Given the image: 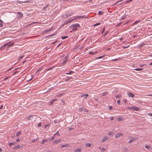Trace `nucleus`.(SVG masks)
<instances>
[{
    "label": "nucleus",
    "mask_w": 152,
    "mask_h": 152,
    "mask_svg": "<svg viewBox=\"0 0 152 152\" xmlns=\"http://www.w3.org/2000/svg\"><path fill=\"white\" fill-rule=\"evenodd\" d=\"M3 26V25L2 23H0V27H2Z\"/></svg>",
    "instance_id": "obj_59"
},
{
    "label": "nucleus",
    "mask_w": 152,
    "mask_h": 152,
    "mask_svg": "<svg viewBox=\"0 0 152 152\" xmlns=\"http://www.w3.org/2000/svg\"><path fill=\"white\" fill-rule=\"evenodd\" d=\"M18 14L19 15V18H21L23 16V14L20 12H17Z\"/></svg>",
    "instance_id": "obj_5"
},
{
    "label": "nucleus",
    "mask_w": 152,
    "mask_h": 152,
    "mask_svg": "<svg viewBox=\"0 0 152 152\" xmlns=\"http://www.w3.org/2000/svg\"><path fill=\"white\" fill-rule=\"evenodd\" d=\"M117 103L118 104H119L120 103V101L119 100H118L117 101Z\"/></svg>",
    "instance_id": "obj_43"
},
{
    "label": "nucleus",
    "mask_w": 152,
    "mask_h": 152,
    "mask_svg": "<svg viewBox=\"0 0 152 152\" xmlns=\"http://www.w3.org/2000/svg\"><path fill=\"white\" fill-rule=\"evenodd\" d=\"M121 23H122L121 22L120 23L118 24V26H119L121 24Z\"/></svg>",
    "instance_id": "obj_60"
},
{
    "label": "nucleus",
    "mask_w": 152,
    "mask_h": 152,
    "mask_svg": "<svg viewBox=\"0 0 152 152\" xmlns=\"http://www.w3.org/2000/svg\"><path fill=\"white\" fill-rule=\"evenodd\" d=\"M16 141L18 142H19L20 141V139L19 138H18V139H17L16 140Z\"/></svg>",
    "instance_id": "obj_42"
},
{
    "label": "nucleus",
    "mask_w": 152,
    "mask_h": 152,
    "mask_svg": "<svg viewBox=\"0 0 152 152\" xmlns=\"http://www.w3.org/2000/svg\"><path fill=\"white\" fill-rule=\"evenodd\" d=\"M72 20H69V21H67V22H68V23H69L72 22Z\"/></svg>",
    "instance_id": "obj_57"
},
{
    "label": "nucleus",
    "mask_w": 152,
    "mask_h": 152,
    "mask_svg": "<svg viewBox=\"0 0 152 152\" xmlns=\"http://www.w3.org/2000/svg\"><path fill=\"white\" fill-rule=\"evenodd\" d=\"M54 137H53L51 138V140H54Z\"/></svg>",
    "instance_id": "obj_63"
},
{
    "label": "nucleus",
    "mask_w": 152,
    "mask_h": 152,
    "mask_svg": "<svg viewBox=\"0 0 152 152\" xmlns=\"http://www.w3.org/2000/svg\"><path fill=\"white\" fill-rule=\"evenodd\" d=\"M89 53L90 54H94V53L92 52H90Z\"/></svg>",
    "instance_id": "obj_48"
},
{
    "label": "nucleus",
    "mask_w": 152,
    "mask_h": 152,
    "mask_svg": "<svg viewBox=\"0 0 152 152\" xmlns=\"http://www.w3.org/2000/svg\"><path fill=\"white\" fill-rule=\"evenodd\" d=\"M20 148V145H18L17 146L15 147L13 149H19Z\"/></svg>",
    "instance_id": "obj_12"
},
{
    "label": "nucleus",
    "mask_w": 152,
    "mask_h": 152,
    "mask_svg": "<svg viewBox=\"0 0 152 152\" xmlns=\"http://www.w3.org/2000/svg\"><path fill=\"white\" fill-rule=\"evenodd\" d=\"M77 28L76 27H75V28H73L72 29V30L73 31H75L77 30Z\"/></svg>",
    "instance_id": "obj_44"
},
{
    "label": "nucleus",
    "mask_w": 152,
    "mask_h": 152,
    "mask_svg": "<svg viewBox=\"0 0 152 152\" xmlns=\"http://www.w3.org/2000/svg\"><path fill=\"white\" fill-rule=\"evenodd\" d=\"M94 54H97V53H98V52H94Z\"/></svg>",
    "instance_id": "obj_62"
},
{
    "label": "nucleus",
    "mask_w": 152,
    "mask_h": 152,
    "mask_svg": "<svg viewBox=\"0 0 152 152\" xmlns=\"http://www.w3.org/2000/svg\"><path fill=\"white\" fill-rule=\"evenodd\" d=\"M121 97V95H116L115 96V97L116 98H118Z\"/></svg>",
    "instance_id": "obj_29"
},
{
    "label": "nucleus",
    "mask_w": 152,
    "mask_h": 152,
    "mask_svg": "<svg viewBox=\"0 0 152 152\" xmlns=\"http://www.w3.org/2000/svg\"><path fill=\"white\" fill-rule=\"evenodd\" d=\"M123 136V134L121 133H117L115 135V137L116 138H118L120 137V136Z\"/></svg>",
    "instance_id": "obj_2"
},
{
    "label": "nucleus",
    "mask_w": 152,
    "mask_h": 152,
    "mask_svg": "<svg viewBox=\"0 0 152 152\" xmlns=\"http://www.w3.org/2000/svg\"><path fill=\"white\" fill-rule=\"evenodd\" d=\"M30 2L29 1H22V3H28Z\"/></svg>",
    "instance_id": "obj_40"
},
{
    "label": "nucleus",
    "mask_w": 152,
    "mask_h": 152,
    "mask_svg": "<svg viewBox=\"0 0 152 152\" xmlns=\"http://www.w3.org/2000/svg\"><path fill=\"white\" fill-rule=\"evenodd\" d=\"M107 136L104 137L102 140V142H104L107 140Z\"/></svg>",
    "instance_id": "obj_6"
},
{
    "label": "nucleus",
    "mask_w": 152,
    "mask_h": 152,
    "mask_svg": "<svg viewBox=\"0 0 152 152\" xmlns=\"http://www.w3.org/2000/svg\"><path fill=\"white\" fill-rule=\"evenodd\" d=\"M33 115H31L26 118L28 120H31L32 119Z\"/></svg>",
    "instance_id": "obj_11"
},
{
    "label": "nucleus",
    "mask_w": 152,
    "mask_h": 152,
    "mask_svg": "<svg viewBox=\"0 0 152 152\" xmlns=\"http://www.w3.org/2000/svg\"><path fill=\"white\" fill-rule=\"evenodd\" d=\"M109 109L110 110H111L112 109V107L111 106H110L109 107Z\"/></svg>",
    "instance_id": "obj_51"
},
{
    "label": "nucleus",
    "mask_w": 152,
    "mask_h": 152,
    "mask_svg": "<svg viewBox=\"0 0 152 152\" xmlns=\"http://www.w3.org/2000/svg\"><path fill=\"white\" fill-rule=\"evenodd\" d=\"M8 43H6L4 45H3V46H1L0 48V49H2V48H3L4 47H5L7 45H8Z\"/></svg>",
    "instance_id": "obj_14"
},
{
    "label": "nucleus",
    "mask_w": 152,
    "mask_h": 152,
    "mask_svg": "<svg viewBox=\"0 0 152 152\" xmlns=\"http://www.w3.org/2000/svg\"><path fill=\"white\" fill-rule=\"evenodd\" d=\"M80 16H76V18H77V19H79V18H80Z\"/></svg>",
    "instance_id": "obj_55"
},
{
    "label": "nucleus",
    "mask_w": 152,
    "mask_h": 152,
    "mask_svg": "<svg viewBox=\"0 0 152 152\" xmlns=\"http://www.w3.org/2000/svg\"><path fill=\"white\" fill-rule=\"evenodd\" d=\"M71 27H75V25H72L71 26Z\"/></svg>",
    "instance_id": "obj_61"
},
{
    "label": "nucleus",
    "mask_w": 152,
    "mask_h": 152,
    "mask_svg": "<svg viewBox=\"0 0 152 152\" xmlns=\"http://www.w3.org/2000/svg\"><path fill=\"white\" fill-rule=\"evenodd\" d=\"M75 27H79L80 26V24H75Z\"/></svg>",
    "instance_id": "obj_30"
},
{
    "label": "nucleus",
    "mask_w": 152,
    "mask_h": 152,
    "mask_svg": "<svg viewBox=\"0 0 152 152\" xmlns=\"http://www.w3.org/2000/svg\"><path fill=\"white\" fill-rule=\"evenodd\" d=\"M85 145L86 146L88 147H91V144L89 143H87Z\"/></svg>",
    "instance_id": "obj_17"
},
{
    "label": "nucleus",
    "mask_w": 152,
    "mask_h": 152,
    "mask_svg": "<svg viewBox=\"0 0 152 152\" xmlns=\"http://www.w3.org/2000/svg\"><path fill=\"white\" fill-rule=\"evenodd\" d=\"M114 118L113 117H111V118H110V119L111 120H114Z\"/></svg>",
    "instance_id": "obj_58"
},
{
    "label": "nucleus",
    "mask_w": 152,
    "mask_h": 152,
    "mask_svg": "<svg viewBox=\"0 0 152 152\" xmlns=\"http://www.w3.org/2000/svg\"><path fill=\"white\" fill-rule=\"evenodd\" d=\"M37 139H36V140H33L31 142H34V141H37Z\"/></svg>",
    "instance_id": "obj_52"
},
{
    "label": "nucleus",
    "mask_w": 152,
    "mask_h": 152,
    "mask_svg": "<svg viewBox=\"0 0 152 152\" xmlns=\"http://www.w3.org/2000/svg\"><path fill=\"white\" fill-rule=\"evenodd\" d=\"M56 99H53L52 100V101H51V104H53V102L54 101H56Z\"/></svg>",
    "instance_id": "obj_36"
},
{
    "label": "nucleus",
    "mask_w": 152,
    "mask_h": 152,
    "mask_svg": "<svg viewBox=\"0 0 152 152\" xmlns=\"http://www.w3.org/2000/svg\"><path fill=\"white\" fill-rule=\"evenodd\" d=\"M108 32L109 31H106L104 33V36H105L108 33Z\"/></svg>",
    "instance_id": "obj_32"
},
{
    "label": "nucleus",
    "mask_w": 152,
    "mask_h": 152,
    "mask_svg": "<svg viewBox=\"0 0 152 152\" xmlns=\"http://www.w3.org/2000/svg\"><path fill=\"white\" fill-rule=\"evenodd\" d=\"M100 24H101V23L100 22H99V23H96V24H94V26H97V25H100Z\"/></svg>",
    "instance_id": "obj_23"
},
{
    "label": "nucleus",
    "mask_w": 152,
    "mask_h": 152,
    "mask_svg": "<svg viewBox=\"0 0 152 152\" xmlns=\"http://www.w3.org/2000/svg\"><path fill=\"white\" fill-rule=\"evenodd\" d=\"M38 126L39 127H40L41 126V123H39L38 125Z\"/></svg>",
    "instance_id": "obj_46"
},
{
    "label": "nucleus",
    "mask_w": 152,
    "mask_h": 152,
    "mask_svg": "<svg viewBox=\"0 0 152 152\" xmlns=\"http://www.w3.org/2000/svg\"><path fill=\"white\" fill-rule=\"evenodd\" d=\"M121 58H119L118 59H113L112 60V61H115L117 60H121Z\"/></svg>",
    "instance_id": "obj_24"
},
{
    "label": "nucleus",
    "mask_w": 152,
    "mask_h": 152,
    "mask_svg": "<svg viewBox=\"0 0 152 152\" xmlns=\"http://www.w3.org/2000/svg\"><path fill=\"white\" fill-rule=\"evenodd\" d=\"M74 14V13H72V12H71L70 13H69V15H68V16H70L71 15H73V14Z\"/></svg>",
    "instance_id": "obj_35"
},
{
    "label": "nucleus",
    "mask_w": 152,
    "mask_h": 152,
    "mask_svg": "<svg viewBox=\"0 0 152 152\" xmlns=\"http://www.w3.org/2000/svg\"><path fill=\"white\" fill-rule=\"evenodd\" d=\"M103 13V12L101 11H99L98 12L99 15H101Z\"/></svg>",
    "instance_id": "obj_28"
},
{
    "label": "nucleus",
    "mask_w": 152,
    "mask_h": 152,
    "mask_svg": "<svg viewBox=\"0 0 152 152\" xmlns=\"http://www.w3.org/2000/svg\"><path fill=\"white\" fill-rule=\"evenodd\" d=\"M139 21H136L134 23V24H136L137 23H138L139 22Z\"/></svg>",
    "instance_id": "obj_41"
},
{
    "label": "nucleus",
    "mask_w": 152,
    "mask_h": 152,
    "mask_svg": "<svg viewBox=\"0 0 152 152\" xmlns=\"http://www.w3.org/2000/svg\"><path fill=\"white\" fill-rule=\"evenodd\" d=\"M40 69H37V70L36 71V73H37L38 72H39V71L40 70Z\"/></svg>",
    "instance_id": "obj_56"
},
{
    "label": "nucleus",
    "mask_w": 152,
    "mask_h": 152,
    "mask_svg": "<svg viewBox=\"0 0 152 152\" xmlns=\"http://www.w3.org/2000/svg\"><path fill=\"white\" fill-rule=\"evenodd\" d=\"M61 142V141L60 140H55L54 141V142L55 143H58Z\"/></svg>",
    "instance_id": "obj_16"
},
{
    "label": "nucleus",
    "mask_w": 152,
    "mask_h": 152,
    "mask_svg": "<svg viewBox=\"0 0 152 152\" xmlns=\"http://www.w3.org/2000/svg\"><path fill=\"white\" fill-rule=\"evenodd\" d=\"M134 140V139H130V140L128 142L129 143H132L133 141Z\"/></svg>",
    "instance_id": "obj_18"
},
{
    "label": "nucleus",
    "mask_w": 152,
    "mask_h": 152,
    "mask_svg": "<svg viewBox=\"0 0 152 152\" xmlns=\"http://www.w3.org/2000/svg\"><path fill=\"white\" fill-rule=\"evenodd\" d=\"M72 72H69V73H66V74L67 75H69V74H71V73Z\"/></svg>",
    "instance_id": "obj_53"
},
{
    "label": "nucleus",
    "mask_w": 152,
    "mask_h": 152,
    "mask_svg": "<svg viewBox=\"0 0 152 152\" xmlns=\"http://www.w3.org/2000/svg\"><path fill=\"white\" fill-rule=\"evenodd\" d=\"M134 70H135L136 71H140V70H143V69L136 68V69H134Z\"/></svg>",
    "instance_id": "obj_25"
},
{
    "label": "nucleus",
    "mask_w": 152,
    "mask_h": 152,
    "mask_svg": "<svg viewBox=\"0 0 152 152\" xmlns=\"http://www.w3.org/2000/svg\"><path fill=\"white\" fill-rule=\"evenodd\" d=\"M103 57V56H100V57H99L96 58V59H98L101 58H102Z\"/></svg>",
    "instance_id": "obj_39"
},
{
    "label": "nucleus",
    "mask_w": 152,
    "mask_h": 152,
    "mask_svg": "<svg viewBox=\"0 0 152 152\" xmlns=\"http://www.w3.org/2000/svg\"><path fill=\"white\" fill-rule=\"evenodd\" d=\"M68 36H64L62 37H61V39H65L68 37Z\"/></svg>",
    "instance_id": "obj_27"
},
{
    "label": "nucleus",
    "mask_w": 152,
    "mask_h": 152,
    "mask_svg": "<svg viewBox=\"0 0 152 152\" xmlns=\"http://www.w3.org/2000/svg\"><path fill=\"white\" fill-rule=\"evenodd\" d=\"M117 120L118 121H121L122 120V118L119 117L117 118Z\"/></svg>",
    "instance_id": "obj_26"
},
{
    "label": "nucleus",
    "mask_w": 152,
    "mask_h": 152,
    "mask_svg": "<svg viewBox=\"0 0 152 152\" xmlns=\"http://www.w3.org/2000/svg\"><path fill=\"white\" fill-rule=\"evenodd\" d=\"M68 23V22H65V23H64V24H66H66H67Z\"/></svg>",
    "instance_id": "obj_64"
},
{
    "label": "nucleus",
    "mask_w": 152,
    "mask_h": 152,
    "mask_svg": "<svg viewBox=\"0 0 152 152\" xmlns=\"http://www.w3.org/2000/svg\"><path fill=\"white\" fill-rule=\"evenodd\" d=\"M122 0H120V1H117V2H116L115 3V4H116L117 3H119V2H120V1H121Z\"/></svg>",
    "instance_id": "obj_47"
},
{
    "label": "nucleus",
    "mask_w": 152,
    "mask_h": 152,
    "mask_svg": "<svg viewBox=\"0 0 152 152\" xmlns=\"http://www.w3.org/2000/svg\"><path fill=\"white\" fill-rule=\"evenodd\" d=\"M119 39L120 41H122L123 39V37H121L119 38Z\"/></svg>",
    "instance_id": "obj_50"
},
{
    "label": "nucleus",
    "mask_w": 152,
    "mask_h": 152,
    "mask_svg": "<svg viewBox=\"0 0 152 152\" xmlns=\"http://www.w3.org/2000/svg\"><path fill=\"white\" fill-rule=\"evenodd\" d=\"M88 94H84L83 95H82L81 96V97H85L84 98L85 99H86L87 97L88 96Z\"/></svg>",
    "instance_id": "obj_8"
},
{
    "label": "nucleus",
    "mask_w": 152,
    "mask_h": 152,
    "mask_svg": "<svg viewBox=\"0 0 152 152\" xmlns=\"http://www.w3.org/2000/svg\"><path fill=\"white\" fill-rule=\"evenodd\" d=\"M146 65L145 64H141L140 65V66L142 67L144 66H146Z\"/></svg>",
    "instance_id": "obj_45"
},
{
    "label": "nucleus",
    "mask_w": 152,
    "mask_h": 152,
    "mask_svg": "<svg viewBox=\"0 0 152 152\" xmlns=\"http://www.w3.org/2000/svg\"><path fill=\"white\" fill-rule=\"evenodd\" d=\"M67 58H68V57L66 56V58L64 59V60L63 61V63L62 64V66H64V65L67 62Z\"/></svg>",
    "instance_id": "obj_4"
},
{
    "label": "nucleus",
    "mask_w": 152,
    "mask_h": 152,
    "mask_svg": "<svg viewBox=\"0 0 152 152\" xmlns=\"http://www.w3.org/2000/svg\"><path fill=\"white\" fill-rule=\"evenodd\" d=\"M113 134V133L112 132H109L108 133V135H111Z\"/></svg>",
    "instance_id": "obj_37"
},
{
    "label": "nucleus",
    "mask_w": 152,
    "mask_h": 152,
    "mask_svg": "<svg viewBox=\"0 0 152 152\" xmlns=\"http://www.w3.org/2000/svg\"><path fill=\"white\" fill-rule=\"evenodd\" d=\"M127 94L129 97H134L135 96L134 94L129 92H127Z\"/></svg>",
    "instance_id": "obj_1"
},
{
    "label": "nucleus",
    "mask_w": 152,
    "mask_h": 152,
    "mask_svg": "<svg viewBox=\"0 0 152 152\" xmlns=\"http://www.w3.org/2000/svg\"><path fill=\"white\" fill-rule=\"evenodd\" d=\"M48 141V140L46 139H45L42 140V142H41V144H44L45 142H47Z\"/></svg>",
    "instance_id": "obj_15"
},
{
    "label": "nucleus",
    "mask_w": 152,
    "mask_h": 152,
    "mask_svg": "<svg viewBox=\"0 0 152 152\" xmlns=\"http://www.w3.org/2000/svg\"><path fill=\"white\" fill-rule=\"evenodd\" d=\"M68 146V145L66 144H65L64 145H62L61 146V148H66Z\"/></svg>",
    "instance_id": "obj_10"
},
{
    "label": "nucleus",
    "mask_w": 152,
    "mask_h": 152,
    "mask_svg": "<svg viewBox=\"0 0 152 152\" xmlns=\"http://www.w3.org/2000/svg\"><path fill=\"white\" fill-rule=\"evenodd\" d=\"M130 2V1L129 0H128V1H126L125 2V3H128L129 2Z\"/></svg>",
    "instance_id": "obj_49"
},
{
    "label": "nucleus",
    "mask_w": 152,
    "mask_h": 152,
    "mask_svg": "<svg viewBox=\"0 0 152 152\" xmlns=\"http://www.w3.org/2000/svg\"><path fill=\"white\" fill-rule=\"evenodd\" d=\"M80 18H86L87 17L86 16H80Z\"/></svg>",
    "instance_id": "obj_21"
},
{
    "label": "nucleus",
    "mask_w": 152,
    "mask_h": 152,
    "mask_svg": "<svg viewBox=\"0 0 152 152\" xmlns=\"http://www.w3.org/2000/svg\"><path fill=\"white\" fill-rule=\"evenodd\" d=\"M108 93L107 92H103V93H102V95L103 96H104L105 95H108Z\"/></svg>",
    "instance_id": "obj_13"
},
{
    "label": "nucleus",
    "mask_w": 152,
    "mask_h": 152,
    "mask_svg": "<svg viewBox=\"0 0 152 152\" xmlns=\"http://www.w3.org/2000/svg\"><path fill=\"white\" fill-rule=\"evenodd\" d=\"M24 57V56L23 55H22V56H20L19 57V58L18 59V60H20L21 59H22V58H23V57Z\"/></svg>",
    "instance_id": "obj_38"
},
{
    "label": "nucleus",
    "mask_w": 152,
    "mask_h": 152,
    "mask_svg": "<svg viewBox=\"0 0 152 152\" xmlns=\"http://www.w3.org/2000/svg\"><path fill=\"white\" fill-rule=\"evenodd\" d=\"M15 145V143L13 142H10L9 144V145L10 146H11L12 145Z\"/></svg>",
    "instance_id": "obj_22"
},
{
    "label": "nucleus",
    "mask_w": 152,
    "mask_h": 152,
    "mask_svg": "<svg viewBox=\"0 0 152 152\" xmlns=\"http://www.w3.org/2000/svg\"><path fill=\"white\" fill-rule=\"evenodd\" d=\"M130 109H132L134 110L138 111L139 110V109L138 107H132L130 108Z\"/></svg>",
    "instance_id": "obj_3"
},
{
    "label": "nucleus",
    "mask_w": 152,
    "mask_h": 152,
    "mask_svg": "<svg viewBox=\"0 0 152 152\" xmlns=\"http://www.w3.org/2000/svg\"><path fill=\"white\" fill-rule=\"evenodd\" d=\"M81 148H77L74 150L75 152H81Z\"/></svg>",
    "instance_id": "obj_7"
},
{
    "label": "nucleus",
    "mask_w": 152,
    "mask_h": 152,
    "mask_svg": "<svg viewBox=\"0 0 152 152\" xmlns=\"http://www.w3.org/2000/svg\"><path fill=\"white\" fill-rule=\"evenodd\" d=\"M79 110L80 111L82 112L83 111V108L82 107H81L79 108Z\"/></svg>",
    "instance_id": "obj_34"
},
{
    "label": "nucleus",
    "mask_w": 152,
    "mask_h": 152,
    "mask_svg": "<svg viewBox=\"0 0 152 152\" xmlns=\"http://www.w3.org/2000/svg\"><path fill=\"white\" fill-rule=\"evenodd\" d=\"M14 44V43H12L10 44H9L8 45V47L7 48H9L10 47H12V45Z\"/></svg>",
    "instance_id": "obj_20"
},
{
    "label": "nucleus",
    "mask_w": 152,
    "mask_h": 152,
    "mask_svg": "<svg viewBox=\"0 0 152 152\" xmlns=\"http://www.w3.org/2000/svg\"><path fill=\"white\" fill-rule=\"evenodd\" d=\"M21 132H17L16 133V136L18 137V136H19L21 134Z\"/></svg>",
    "instance_id": "obj_19"
},
{
    "label": "nucleus",
    "mask_w": 152,
    "mask_h": 152,
    "mask_svg": "<svg viewBox=\"0 0 152 152\" xmlns=\"http://www.w3.org/2000/svg\"><path fill=\"white\" fill-rule=\"evenodd\" d=\"M76 16H74L73 17V18L72 19V21L75 20H76L77 19V18H76Z\"/></svg>",
    "instance_id": "obj_33"
},
{
    "label": "nucleus",
    "mask_w": 152,
    "mask_h": 152,
    "mask_svg": "<svg viewBox=\"0 0 152 152\" xmlns=\"http://www.w3.org/2000/svg\"><path fill=\"white\" fill-rule=\"evenodd\" d=\"M145 147L148 150L150 149L151 148V147L150 145H145Z\"/></svg>",
    "instance_id": "obj_9"
},
{
    "label": "nucleus",
    "mask_w": 152,
    "mask_h": 152,
    "mask_svg": "<svg viewBox=\"0 0 152 152\" xmlns=\"http://www.w3.org/2000/svg\"><path fill=\"white\" fill-rule=\"evenodd\" d=\"M101 150L102 151H104L105 150V149L104 148H101Z\"/></svg>",
    "instance_id": "obj_31"
},
{
    "label": "nucleus",
    "mask_w": 152,
    "mask_h": 152,
    "mask_svg": "<svg viewBox=\"0 0 152 152\" xmlns=\"http://www.w3.org/2000/svg\"><path fill=\"white\" fill-rule=\"evenodd\" d=\"M124 150L125 151H128V149L126 148H125L124 149Z\"/></svg>",
    "instance_id": "obj_54"
}]
</instances>
